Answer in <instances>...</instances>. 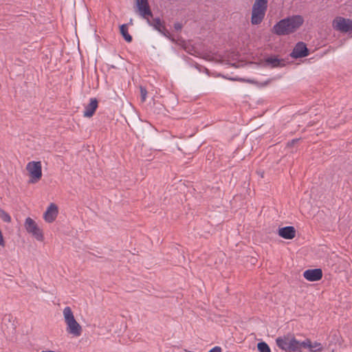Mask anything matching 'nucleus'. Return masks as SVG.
Returning a JSON list of instances; mask_svg holds the SVG:
<instances>
[{"label": "nucleus", "mask_w": 352, "mask_h": 352, "mask_svg": "<svg viewBox=\"0 0 352 352\" xmlns=\"http://www.w3.org/2000/svg\"><path fill=\"white\" fill-rule=\"evenodd\" d=\"M309 50L303 42H298L295 45L290 56L294 58H303L309 55Z\"/></svg>", "instance_id": "nucleus-8"}, {"label": "nucleus", "mask_w": 352, "mask_h": 352, "mask_svg": "<svg viewBox=\"0 0 352 352\" xmlns=\"http://www.w3.org/2000/svg\"><path fill=\"white\" fill-rule=\"evenodd\" d=\"M140 94H141V100L142 102H144L146 100V95H147V91L146 89L144 87H140Z\"/></svg>", "instance_id": "nucleus-19"}, {"label": "nucleus", "mask_w": 352, "mask_h": 352, "mask_svg": "<svg viewBox=\"0 0 352 352\" xmlns=\"http://www.w3.org/2000/svg\"><path fill=\"white\" fill-rule=\"evenodd\" d=\"M303 276L309 281H318L322 277V271L320 268L307 270L304 272Z\"/></svg>", "instance_id": "nucleus-11"}, {"label": "nucleus", "mask_w": 352, "mask_h": 352, "mask_svg": "<svg viewBox=\"0 0 352 352\" xmlns=\"http://www.w3.org/2000/svg\"><path fill=\"white\" fill-rule=\"evenodd\" d=\"M63 316L67 324V332L76 337L80 336L82 333V327L76 320L72 309L69 307L64 308Z\"/></svg>", "instance_id": "nucleus-4"}, {"label": "nucleus", "mask_w": 352, "mask_h": 352, "mask_svg": "<svg viewBox=\"0 0 352 352\" xmlns=\"http://www.w3.org/2000/svg\"><path fill=\"white\" fill-rule=\"evenodd\" d=\"M263 174H264V173H263V172H262V173H260V175H261L262 177H263Z\"/></svg>", "instance_id": "nucleus-26"}, {"label": "nucleus", "mask_w": 352, "mask_h": 352, "mask_svg": "<svg viewBox=\"0 0 352 352\" xmlns=\"http://www.w3.org/2000/svg\"><path fill=\"white\" fill-rule=\"evenodd\" d=\"M278 235L285 239H292L296 236V229L293 226H285L280 228L278 231Z\"/></svg>", "instance_id": "nucleus-13"}, {"label": "nucleus", "mask_w": 352, "mask_h": 352, "mask_svg": "<svg viewBox=\"0 0 352 352\" xmlns=\"http://www.w3.org/2000/svg\"><path fill=\"white\" fill-rule=\"evenodd\" d=\"M98 107V101L96 98L90 99V102L85 107L83 116L87 118H91L94 114Z\"/></svg>", "instance_id": "nucleus-14"}, {"label": "nucleus", "mask_w": 352, "mask_h": 352, "mask_svg": "<svg viewBox=\"0 0 352 352\" xmlns=\"http://www.w3.org/2000/svg\"><path fill=\"white\" fill-rule=\"evenodd\" d=\"M137 12L140 16L145 19L147 23L152 26L160 34L175 43V39L171 36L170 33L165 27V22L162 21L160 17L153 18V14L151 9L148 0H135Z\"/></svg>", "instance_id": "nucleus-2"}, {"label": "nucleus", "mask_w": 352, "mask_h": 352, "mask_svg": "<svg viewBox=\"0 0 352 352\" xmlns=\"http://www.w3.org/2000/svg\"><path fill=\"white\" fill-rule=\"evenodd\" d=\"M120 32L126 42L131 43L132 41L133 38L128 32V24L121 25L120 26Z\"/></svg>", "instance_id": "nucleus-15"}, {"label": "nucleus", "mask_w": 352, "mask_h": 352, "mask_svg": "<svg viewBox=\"0 0 352 352\" xmlns=\"http://www.w3.org/2000/svg\"><path fill=\"white\" fill-rule=\"evenodd\" d=\"M252 7L261 8L263 10L267 9V0H255Z\"/></svg>", "instance_id": "nucleus-16"}, {"label": "nucleus", "mask_w": 352, "mask_h": 352, "mask_svg": "<svg viewBox=\"0 0 352 352\" xmlns=\"http://www.w3.org/2000/svg\"><path fill=\"white\" fill-rule=\"evenodd\" d=\"M26 170L28 171L30 179L29 183H37L42 177V166L40 161H32L26 166Z\"/></svg>", "instance_id": "nucleus-5"}, {"label": "nucleus", "mask_w": 352, "mask_h": 352, "mask_svg": "<svg viewBox=\"0 0 352 352\" xmlns=\"http://www.w3.org/2000/svg\"><path fill=\"white\" fill-rule=\"evenodd\" d=\"M332 25L336 30L341 32H349L352 31V20L342 16H337L333 21Z\"/></svg>", "instance_id": "nucleus-7"}, {"label": "nucleus", "mask_w": 352, "mask_h": 352, "mask_svg": "<svg viewBox=\"0 0 352 352\" xmlns=\"http://www.w3.org/2000/svg\"><path fill=\"white\" fill-rule=\"evenodd\" d=\"M6 243L1 232V230H0V246L5 247Z\"/></svg>", "instance_id": "nucleus-21"}, {"label": "nucleus", "mask_w": 352, "mask_h": 352, "mask_svg": "<svg viewBox=\"0 0 352 352\" xmlns=\"http://www.w3.org/2000/svg\"><path fill=\"white\" fill-rule=\"evenodd\" d=\"M173 27L176 31H181L183 25L182 23L177 22L174 23Z\"/></svg>", "instance_id": "nucleus-20"}, {"label": "nucleus", "mask_w": 352, "mask_h": 352, "mask_svg": "<svg viewBox=\"0 0 352 352\" xmlns=\"http://www.w3.org/2000/svg\"><path fill=\"white\" fill-rule=\"evenodd\" d=\"M41 352H56V351L47 350V351H42Z\"/></svg>", "instance_id": "nucleus-24"}, {"label": "nucleus", "mask_w": 352, "mask_h": 352, "mask_svg": "<svg viewBox=\"0 0 352 352\" xmlns=\"http://www.w3.org/2000/svg\"><path fill=\"white\" fill-rule=\"evenodd\" d=\"M266 10L252 7L251 23L252 25L260 24L265 15Z\"/></svg>", "instance_id": "nucleus-12"}, {"label": "nucleus", "mask_w": 352, "mask_h": 352, "mask_svg": "<svg viewBox=\"0 0 352 352\" xmlns=\"http://www.w3.org/2000/svg\"><path fill=\"white\" fill-rule=\"evenodd\" d=\"M129 24H131V25L133 24V19H130Z\"/></svg>", "instance_id": "nucleus-25"}, {"label": "nucleus", "mask_w": 352, "mask_h": 352, "mask_svg": "<svg viewBox=\"0 0 352 352\" xmlns=\"http://www.w3.org/2000/svg\"><path fill=\"white\" fill-rule=\"evenodd\" d=\"M58 213V206L52 203L48 206L47 210L45 212L43 218L47 223H52L55 221L57 215Z\"/></svg>", "instance_id": "nucleus-10"}, {"label": "nucleus", "mask_w": 352, "mask_h": 352, "mask_svg": "<svg viewBox=\"0 0 352 352\" xmlns=\"http://www.w3.org/2000/svg\"><path fill=\"white\" fill-rule=\"evenodd\" d=\"M304 22L300 15H293L283 19L272 28V32L278 36H285L295 32Z\"/></svg>", "instance_id": "nucleus-3"}, {"label": "nucleus", "mask_w": 352, "mask_h": 352, "mask_svg": "<svg viewBox=\"0 0 352 352\" xmlns=\"http://www.w3.org/2000/svg\"><path fill=\"white\" fill-rule=\"evenodd\" d=\"M25 228L28 232L32 234V236L38 241H43L44 239L43 231L40 229L36 223L30 217L25 219Z\"/></svg>", "instance_id": "nucleus-6"}, {"label": "nucleus", "mask_w": 352, "mask_h": 352, "mask_svg": "<svg viewBox=\"0 0 352 352\" xmlns=\"http://www.w3.org/2000/svg\"><path fill=\"white\" fill-rule=\"evenodd\" d=\"M222 349L220 346H216L211 349L208 352H221Z\"/></svg>", "instance_id": "nucleus-22"}, {"label": "nucleus", "mask_w": 352, "mask_h": 352, "mask_svg": "<svg viewBox=\"0 0 352 352\" xmlns=\"http://www.w3.org/2000/svg\"><path fill=\"white\" fill-rule=\"evenodd\" d=\"M257 349L259 352H271L268 344L265 342H260L257 344Z\"/></svg>", "instance_id": "nucleus-17"}, {"label": "nucleus", "mask_w": 352, "mask_h": 352, "mask_svg": "<svg viewBox=\"0 0 352 352\" xmlns=\"http://www.w3.org/2000/svg\"><path fill=\"white\" fill-rule=\"evenodd\" d=\"M0 218L4 221L7 223H10L11 221L10 215L6 212L3 209L0 208Z\"/></svg>", "instance_id": "nucleus-18"}, {"label": "nucleus", "mask_w": 352, "mask_h": 352, "mask_svg": "<svg viewBox=\"0 0 352 352\" xmlns=\"http://www.w3.org/2000/svg\"><path fill=\"white\" fill-rule=\"evenodd\" d=\"M299 140V139H294L292 140V141L289 142L287 145L289 146H294L298 141Z\"/></svg>", "instance_id": "nucleus-23"}, {"label": "nucleus", "mask_w": 352, "mask_h": 352, "mask_svg": "<svg viewBox=\"0 0 352 352\" xmlns=\"http://www.w3.org/2000/svg\"><path fill=\"white\" fill-rule=\"evenodd\" d=\"M263 66L270 68L281 67L285 66L284 60L278 58L276 56H271L263 60Z\"/></svg>", "instance_id": "nucleus-9"}, {"label": "nucleus", "mask_w": 352, "mask_h": 352, "mask_svg": "<svg viewBox=\"0 0 352 352\" xmlns=\"http://www.w3.org/2000/svg\"><path fill=\"white\" fill-rule=\"evenodd\" d=\"M276 343L278 348L285 352H302L303 349H309V352H320L322 350L320 343L315 342L312 344L309 338L299 341L292 334L278 337Z\"/></svg>", "instance_id": "nucleus-1"}]
</instances>
